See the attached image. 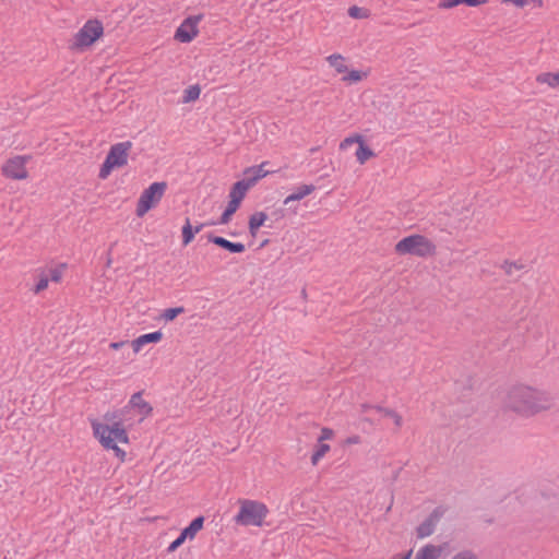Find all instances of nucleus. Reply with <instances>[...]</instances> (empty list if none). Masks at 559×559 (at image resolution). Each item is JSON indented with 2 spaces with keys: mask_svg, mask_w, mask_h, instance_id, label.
Here are the masks:
<instances>
[{
  "mask_svg": "<svg viewBox=\"0 0 559 559\" xmlns=\"http://www.w3.org/2000/svg\"><path fill=\"white\" fill-rule=\"evenodd\" d=\"M330 451V445L328 443L318 441L314 445V451L311 455V464L317 465L319 461Z\"/></svg>",
  "mask_w": 559,
  "mask_h": 559,
  "instance_id": "nucleus-26",
  "label": "nucleus"
},
{
  "mask_svg": "<svg viewBox=\"0 0 559 559\" xmlns=\"http://www.w3.org/2000/svg\"><path fill=\"white\" fill-rule=\"evenodd\" d=\"M269 216L265 212H255L249 216L248 229L252 237H255L259 229L265 224Z\"/></svg>",
  "mask_w": 559,
  "mask_h": 559,
  "instance_id": "nucleus-17",
  "label": "nucleus"
},
{
  "mask_svg": "<svg viewBox=\"0 0 559 559\" xmlns=\"http://www.w3.org/2000/svg\"><path fill=\"white\" fill-rule=\"evenodd\" d=\"M206 237L207 241L230 252V253H243L246 251V246L241 242H233L227 240L222 236H217L214 233H209L201 238Z\"/></svg>",
  "mask_w": 559,
  "mask_h": 559,
  "instance_id": "nucleus-11",
  "label": "nucleus"
},
{
  "mask_svg": "<svg viewBox=\"0 0 559 559\" xmlns=\"http://www.w3.org/2000/svg\"><path fill=\"white\" fill-rule=\"evenodd\" d=\"M131 147V141L119 142L111 145L105 160L100 165L98 178L103 180L107 179L114 169L121 168L127 165Z\"/></svg>",
  "mask_w": 559,
  "mask_h": 559,
  "instance_id": "nucleus-5",
  "label": "nucleus"
},
{
  "mask_svg": "<svg viewBox=\"0 0 559 559\" xmlns=\"http://www.w3.org/2000/svg\"><path fill=\"white\" fill-rule=\"evenodd\" d=\"M301 293H302V296H306V289L305 288L302 289Z\"/></svg>",
  "mask_w": 559,
  "mask_h": 559,
  "instance_id": "nucleus-53",
  "label": "nucleus"
},
{
  "mask_svg": "<svg viewBox=\"0 0 559 559\" xmlns=\"http://www.w3.org/2000/svg\"><path fill=\"white\" fill-rule=\"evenodd\" d=\"M331 67H333L337 73H346L348 71L347 66L344 63L345 58L342 55L333 53L326 58Z\"/></svg>",
  "mask_w": 559,
  "mask_h": 559,
  "instance_id": "nucleus-24",
  "label": "nucleus"
},
{
  "mask_svg": "<svg viewBox=\"0 0 559 559\" xmlns=\"http://www.w3.org/2000/svg\"><path fill=\"white\" fill-rule=\"evenodd\" d=\"M489 0H440L439 8L452 9L460 4H465L471 8H476L487 3Z\"/></svg>",
  "mask_w": 559,
  "mask_h": 559,
  "instance_id": "nucleus-18",
  "label": "nucleus"
},
{
  "mask_svg": "<svg viewBox=\"0 0 559 559\" xmlns=\"http://www.w3.org/2000/svg\"><path fill=\"white\" fill-rule=\"evenodd\" d=\"M397 428H401L403 425V418L400 414L395 413L393 417H391Z\"/></svg>",
  "mask_w": 559,
  "mask_h": 559,
  "instance_id": "nucleus-44",
  "label": "nucleus"
},
{
  "mask_svg": "<svg viewBox=\"0 0 559 559\" xmlns=\"http://www.w3.org/2000/svg\"><path fill=\"white\" fill-rule=\"evenodd\" d=\"M536 81L547 84L549 87L559 91V70L557 72H544L536 76Z\"/></svg>",
  "mask_w": 559,
  "mask_h": 559,
  "instance_id": "nucleus-19",
  "label": "nucleus"
},
{
  "mask_svg": "<svg viewBox=\"0 0 559 559\" xmlns=\"http://www.w3.org/2000/svg\"><path fill=\"white\" fill-rule=\"evenodd\" d=\"M374 409H376L378 413L382 414L384 417H390V418H391V417H393V415H395V413H396L394 409H392V408H386V407H383V406H381V405H376V406H374Z\"/></svg>",
  "mask_w": 559,
  "mask_h": 559,
  "instance_id": "nucleus-40",
  "label": "nucleus"
},
{
  "mask_svg": "<svg viewBox=\"0 0 559 559\" xmlns=\"http://www.w3.org/2000/svg\"><path fill=\"white\" fill-rule=\"evenodd\" d=\"M316 190L314 185H301L293 192L299 201Z\"/></svg>",
  "mask_w": 559,
  "mask_h": 559,
  "instance_id": "nucleus-31",
  "label": "nucleus"
},
{
  "mask_svg": "<svg viewBox=\"0 0 559 559\" xmlns=\"http://www.w3.org/2000/svg\"><path fill=\"white\" fill-rule=\"evenodd\" d=\"M105 449L106 450H114L116 456L120 457L122 461L124 460L126 452L123 450H121L118 445H117V449L116 448H105Z\"/></svg>",
  "mask_w": 559,
  "mask_h": 559,
  "instance_id": "nucleus-42",
  "label": "nucleus"
},
{
  "mask_svg": "<svg viewBox=\"0 0 559 559\" xmlns=\"http://www.w3.org/2000/svg\"><path fill=\"white\" fill-rule=\"evenodd\" d=\"M413 555V550L409 549L408 551H405L403 554H396L391 559H411Z\"/></svg>",
  "mask_w": 559,
  "mask_h": 559,
  "instance_id": "nucleus-41",
  "label": "nucleus"
},
{
  "mask_svg": "<svg viewBox=\"0 0 559 559\" xmlns=\"http://www.w3.org/2000/svg\"><path fill=\"white\" fill-rule=\"evenodd\" d=\"M440 555L441 548L439 546L428 544L417 551L415 559H438Z\"/></svg>",
  "mask_w": 559,
  "mask_h": 559,
  "instance_id": "nucleus-21",
  "label": "nucleus"
},
{
  "mask_svg": "<svg viewBox=\"0 0 559 559\" xmlns=\"http://www.w3.org/2000/svg\"><path fill=\"white\" fill-rule=\"evenodd\" d=\"M143 391L135 392L131 395L128 405V413L131 409H136L139 415H141V420L148 417L153 413V406L143 400Z\"/></svg>",
  "mask_w": 559,
  "mask_h": 559,
  "instance_id": "nucleus-12",
  "label": "nucleus"
},
{
  "mask_svg": "<svg viewBox=\"0 0 559 559\" xmlns=\"http://www.w3.org/2000/svg\"><path fill=\"white\" fill-rule=\"evenodd\" d=\"M270 241H271L270 239H264V240L260 243V246L258 247V249H262V248L266 247V246L270 243Z\"/></svg>",
  "mask_w": 559,
  "mask_h": 559,
  "instance_id": "nucleus-50",
  "label": "nucleus"
},
{
  "mask_svg": "<svg viewBox=\"0 0 559 559\" xmlns=\"http://www.w3.org/2000/svg\"><path fill=\"white\" fill-rule=\"evenodd\" d=\"M445 513L442 506L436 507L432 512L417 526L416 533L418 538H425L433 534L437 524Z\"/></svg>",
  "mask_w": 559,
  "mask_h": 559,
  "instance_id": "nucleus-10",
  "label": "nucleus"
},
{
  "mask_svg": "<svg viewBox=\"0 0 559 559\" xmlns=\"http://www.w3.org/2000/svg\"><path fill=\"white\" fill-rule=\"evenodd\" d=\"M367 74L360 70H350L347 71V75L343 78L344 81H348L349 83H358L366 78Z\"/></svg>",
  "mask_w": 559,
  "mask_h": 559,
  "instance_id": "nucleus-32",
  "label": "nucleus"
},
{
  "mask_svg": "<svg viewBox=\"0 0 559 559\" xmlns=\"http://www.w3.org/2000/svg\"><path fill=\"white\" fill-rule=\"evenodd\" d=\"M203 14L189 15L177 27L174 38L179 43H191L199 34L198 23L203 19Z\"/></svg>",
  "mask_w": 559,
  "mask_h": 559,
  "instance_id": "nucleus-8",
  "label": "nucleus"
},
{
  "mask_svg": "<svg viewBox=\"0 0 559 559\" xmlns=\"http://www.w3.org/2000/svg\"><path fill=\"white\" fill-rule=\"evenodd\" d=\"M267 164H269V162H263L262 164H260L258 166L247 167L243 170V176H245L243 178L252 187H254L259 182V180H261L262 178H264L265 176H267L270 174L269 170L264 169V166Z\"/></svg>",
  "mask_w": 559,
  "mask_h": 559,
  "instance_id": "nucleus-13",
  "label": "nucleus"
},
{
  "mask_svg": "<svg viewBox=\"0 0 559 559\" xmlns=\"http://www.w3.org/2000/svg\"><path fill=\"white\" fill-rule=\"evenodd\" d=\"M240 206H241L240 203L229 199V201L227 203V206L223 211V213L219 216L217 223L219 225L228 224L231 221L234 214L239 210Z\"/></svg>",
  "mask_w": 559,
  "mask_h": 559,
  "instance_id": "nucleus-20",
  "label": "nucleus"
},
{
  "mask_svg": "<svg viewBox=\"0 0 559 559\" xmlns=\"http://www.w3.org/2000/svg\"><path fill=\"white\" fill-rule=\"evenodd\" d=\"M195 234L189 217H186L181 227V243L183 247L189 246L194 240Z\"/></svg>",
  "mask_w": 559,
  "mask_h": 559,
  "instance_id": "nucleus-23",
  "label": "nucleus"
},
{
  "mask_svg": "<svg viewBox=\"0 0 559 559\" xmlns=\"http://www.w3.org/2000/svg\"><path fill=\"white\" fill-rule=\"evenodd\" d=\"M252 188V186L245 179L237 180L233 183L229 190L228 198L238 203H242V200L246 198L247 192Z\"/></svg>",
  "mask_w": 559,
  "mask_h": 559,
  "instance_id": "nucleus-14",
  "label": "nucleus"
},
{
  "mask_svg": "<svg viewBox=\"0 0 559 559\" xmlns=\"http://www.w3.org/2000/svg\"><path fill=\"white\" fill-rule=\"evenodd\" d=\"M163 338L162 331H155L146 334H142L131 342V346L134 353H139L145 345L151 343H158Z\"/></svg>",
  "mask_w": 559,
  "mask_h": 559,
  "instance_id": "nucleus-15",
  "label": "nucleus"
},
{
  "mask_svg": "<svg viewBox=\"0 0 559 559\" xmlns=\"http://www.w3.org/2000/svg\"><path fill=\"white\" fill-rule=\"evenodd\" d=\"M502 269L504 270L506 274L512 275L513 270L520 271V270L524 269V264L515 262V261L506 260L502 264Z\"/></svg>",
  "mask_w": 559,
  "mask_h": 559,
  "instance_id": "nucleus-34",
  "label": "nucleus"
},
{
  "mask_svg": "<svg viewBox=\"0 0 559 559\" xmlns=\"http://www.w3.org/2000/svg\"><path fill=\"white\" fill-rule=\"evenodd\" d=\"M186 542V539H182V534L180 533L175 540H173L170 543V545L168 546L167 548V551L168 552H174L176 549H178L183 543Z\"/></svg>",
  "mask_w": 559,
  "mask_h": 559,
  "instance_id": "nucleus-38",
  "label": "nucleus"
},
{
  "mask_svg": "<svg viewBox=\"0 0 559 559\" xmlns=\"http://www.w3.org/2000/svg\"><path fill=\"white\" fill-rule=\"evenodd\" d=\"M436 245L424 235L413 234L397 241L395 252L400 255L431 257L436 253Z\"/></svg>",
  "mask_w": 559,
  "mask_h": 559,
  "instance_id": "nucleus-4",
  "label": "nucleus"
},
{
  "mask_svg": "<svg viewBox=\"0 0 559 559\" xmlns=\"http://www.w3.org/2000/svg\"><path fill=\"white\" fill-rule=\"evenodd\" d=\"M273 215L276 217V219L282 218L284 216V210L280 209L273 212Z\"/></svg>",
  "mask_w": 559,
  "mask_h": 559,
  "instance_id": "nucleus-48",
  "label": "nucleus"
},
{
  "mask_svg": "<svg viewBox=\"0 0 559 559\" xmlns=\"http://www.w3.org/2000/svg\"><path fill=\"white\" fill-rule=\"evenodd\" d=\"M128 414V407H123L121 409H117L114 412H107L104 415V419L106 420L105 424H112L114 421H121L122 424L126 420Z\"/></svg>",
  "mask_w": 559,
  "mask_h": 559,
  "instance_id": "nucleus-25",
  "label": "nucleus"
},
{
  "mask_svg": "<svg viewBox=\"0 0 559 559\" xmlns=\"http://www.w3.org/2000/svg\"><path fill=\"white\" fill-rule=\"evenodd\" d=\"M183 312H185V308L182 306L171 307V308H167L163 311L162 318L168 322V321L175 320L179 314H181Z\"/></svg>",
  "mask_w": 559,
  "mask_h": 559,
  "instance_id": "nucleus-30",
  "label": "nucleus"
},
{
  "mask_svg": "<svg viewBox=\"0 0 559 559\" xmlns=\"http://www.w3.org/2000/svg\"><path fill=\"white\" fill-rule=\"evenodd\" d=\"M48 283H49V277L48 275L41 273L37 283L35 284L34 286V289L33 292L35 294H39L41 293L43 290H45L47 287H48Z\"/></svg>",
  "mask_w": 559,
  "mask_h": 559,
  "instance_id": "nucleus-35",
  "label": "nucleus"
},
{
  "mask_svg": "<svg viewBox=\"0 0 559 559\" xmlns=\"http://www.w3.org/2000/svg\"><path fill=\"white\" fill-rule=\"evenodd\" d=\"M66 266L67 265L64 263H61L58 266L50 269L49 275H48L49 280L55 283L60 282L61 277H62V271H63V269H66Z\"/></svg>",
  "mask_w": 559,
  "mask_h": 559,
  "instance_id": "nucleus-33",
  "label": "nucleus"
},
{
  "mask_svg": "<svg viewBox=\"0 0 559 559\" xmlns=\"http://www.w3.org/2000/svg\"><path fill=\"white\" fill-rule=\"evenodd\" d=\"M355 155H356L357 162L360 165H364L371 157H374L376 153L366 143V141H364L362 143H359V146L357 147Z\"/></svg>",
  "mask_w": 559,
  "mask_h": 559,
  "instance_id": "nucleus-22",
  "label": "nucleus"
},
{
  "mask_svg": "<svg viewBox=\"0 0 559 559\" xmlns=\"http://www.w3.org/2000/svg\"><path fill=\"white\" fill-rule=\"evenodd\" d=\"M205 518L203 515L195 516L188 526L181 530L182 539H193L195 535L203 528Z\"/></svg>",
  "mask_w": 559,
  "mask_h": 559,
  "instance_id": "nucleus-16",
  "label": "nucleus"
},
{
  "mask_svg": "<svg viewBox=\"0 0 559 559\" xmlns=\"http://www.w3.org/2000/svg\"><path fill=\"white\" fill-rule=\"evenodd\" d=\"M166 189L167 183L165 181H155L144 189L136 203V216L143 217L147 212L154 209L163 198Z\"/></svg>",
  "mask_w": 559,
  "mask_h": 559,
  "instance_id": "nucleus-7",
  "label": "nucleus"
},
{
  "mask_svg": "<svg viewBox=\"0 0 559 559\" xmlns=\"http://www.w3.org/2000/svg\"><path fill=\"white\" fill-rule=\"evenodd\" d=\"M94 437L104 448H116L117 442L129 443V436L124 424L114 421L112 424H102L97 420L92 421Z\"/></svg>",
  "mask_w": 559,
  "mask_h": 559,
  "instance_id": "nucleus-3",
  "label": "nucleus"
},
{
  "mask_svg": "<svg viewBox=\"0 0 559 559\" xmlns=\"http://www.w3.org/2000/svg\"><path fill=\"white\" fill-rule=\"evenodd\" d=\"M296 201H299V199H297L296 195L294 193H292L288 197H286V199L284 200V204L289 205L292 202H296Z\"/></svg>",
  "mask_w": 559,
  "mask_h": 559,
  "instance_id": "nucleus-45",
  "label": "nucleus"
},
{
  "mask_svg": "<svg viewBox=\"0 0 559 559\" xmlns=\"http://www.w3.org/2000/svg\"><path fill=\"white\" fill-rule=\"evenodd\" d=\"M128 342H112L109 344V347L112 349H119L120 347L124 346Z\"/></svg>",
  "mask_w": 559,
  "mask_h": 559,
  "instance_id": "nucleus-46",
  "label": "nucleus"
},
{
  "mask_svg": "<svg viewBox=\"0 0 559 559\" xmlns=\"http://www.w3.org/2000/svg\"><path fill=\"white\" fill-rule=\"evenodd\" d=\"M333 436H334V431H333V429L328 428V427H323V428L321 429V435H320V437L318 438V441L323 442L324 440H330V439H332V438H333Z\"/></svg>",
  "mask_w": 559,
  "mask_h": 559,
  "instance_id": "nucleus-39",
  "label": "nucleus"
},
{
  "mask_svg": "<svg viewBox=\"0 0 559 559\" xmlns=\"http://www.w3.org/2000/svg\"><path fill=\"white\" fill-rule=\"evenodd\" d=\"M200 94L201 87L198 84L190 85L183 91L182 103L188 104L195 102L200 97Z\"/></svg>",
  "mask_w": 559,
  "mask_h": 559,
  "instance_id": "nucleus-27",
  "label": "nucleus"
},
{
  "mask_svg": "<svg viewBox=\"0 0 559 559\" xmlns=\"http://www.w3.org/2000/svg\"><path fill=\"white\" fill-rule=\"evenodd\" d=\"M502 2L504 3H513L514 5H516L518 8H523L527 4H533V5H537V7H542L543 5V0H502Z\"/></svg>",
  "mask_w": 559,
  "mask_h": 559,
  "instance_id": "nucleus-36",
  "label": "nucleus"
},
{
  "mask_svg": "<svg viewBox=\"0 0 559 559\" xmlns=\"http://www.w3.org/2000/svg\"><path fill=\"white\" fill-rule=\"evenodd\" d=\"M360 442V437L355 435V436H350L348 437L346 440H345V443L346 444H357Z\"/></svg>",
  "mask_w": 559,
  "mask_h": 559,
  "instance_id": "nucleus-43",
  "label": "nucleus"
},
{
  "mask_svg": "<svg viewBox=\"0 0 559 559\" xmlns=\"http://www.w3.org/2000/svg\"><path fill=\"white\" fill-rule=\"evenodd\" d=\"M486 523L492 524L493 523V519H486Z\"/></svg>",
  "mask_w": 559,
  "mask_h": 559,
  "instance_id": "nucleus-52",
  "label": "nucleus"
},
{
  "mask_svg": "<svg viewBox=\"0 0 559 559\" xmlns=\"http://www.w3.org/2000/svg\"><path fill=\"white\" fill-rule=\"evenodd\" d=\"M104 35L103 23L97 19L86 21L82 28L74 35V40L70 48L72 50L83 51L93 46Z\"/></svg>",
  "mask_w": 559,
  "mask_h": 559,
  "instance_id": "nucleus-6",
  "label": "nucleus"
},
{
  "mask_svg": "<svg viewBox=\"0 0 559 559\" xmlns=\"http://www.w3.org/2000/svg\"><path fill=\"white\" fill-rule=\"evenodd\" d=\"M204 228V223H199L197 225H192V229H194V234H199Z\"/></svg>",
  "mask_w": 559,
  "mask_h": 559,
  "instance_id": "nucleus-47",
  "label": "nucleus"
},
{
  "mask_svg": "<svg viewBox=\"0 0 559 559\" xmlns=\"http://www.w3.org/2000/svg\"><path fill=\"white\" fill-rule=\"evenodd\" d=\"M374 406L376 405H371V404H362L361 408H362V412H367L368 409H374Z\"/></svg>",
  "mask_w": 559,
  "mask_h": 559,
  "instance_id": "nucleus-49",
  "label": "nucleus"
},
{
  "mask_svg": "<svg viewBox=\"0 0 559 559\" xmlns=\"http://www.w3.org/2000/svg\"><path fill=\"white\" fill-rule=\"evenodd\" d=\"M504 405L508 409L521 416L530 417L549 409L551 400L545 392L520 384L510 389Z\"/></svg>",
  "mask_w": 559,
  "mask_h": 559,
  "instance_id": "nucleus-1",
  "label": "nucleus"
},
{
  "mask_svg": "<svg viewBox=\"0 0 559 559\" xmlns=\"http://www.w3.org/2000/svg\"><path fill=\"white\" fill-rule=\"evenodd\" d=\"M239 511L234 516V522L241 526H262L269 514L265 503L258 500L239 499Z\"/></svg>",
  "mask_w": 559,
  "mask_h": 559,
  "instance_id": "nucleus-2",
  "label": "nucleus"
},
{
  "mask_svg": "<svg viewBox=\"0 0 559 559\" xmlns=\"http://www.w3.org/2000/svg\"><path fill=\"white\" fill-rule=\"evenodd\" d=\"M31 156H14L9 158L2 166V175L13 180L26 179L28 173L26 170V163Z\"/></svg>",
  "mask_w": 559,
  "mask_h": 559,
  "instance_id": "nucleus-9",
  "label": "nucleus"
},
{
  "mask_svg": "<svg viewBox=\"0 0 559 559\" xmlns=\"http://www.w3.org/2000/svg\"><path fill=\"white\" fill-rule=\"evenodd\" d=\"M214 225H218L217 221H209V222H204V227H207V226H214Z\"/></svg>",
  "mask_w": 559,
  "mask_h": 559,
  "instance_id": "nucleus-51",
  "label": "nucleus"
},
{
  "mask_svg": "<svg viewBox=\"0 0 559 559\" xmlns=\"http://www.w3.org/2000/svg\"><path fill=\"white\" fill-rule=\"evenodd\" d=\"M452 559H479L472 550H462L455 554Z\"/></svg>",
  "mask_w": 559,
  "mask_h": 559,
  "instance_id": "nucleus-37",
  "label": "nucleus"
},
{
  "mask_svg": "<svg viewBox=\"0 0 559 559\" xmlns=\"http://www.w3.org/2000/svg\"><path fill=\"white\" fill-rule=\"evenodd\" d=\"M347 13L352 19H357V20L367 19L370 16V11L368 9L360 8L358 5L349 7Z\"/></svg>",
  "mask_w": 559,
  "mask_h": 559,
  "instance_id": "nucleus-28",
  "label": "nucleus"
},
{
  "mask_svg": "<svg viewBox=\"0 0 559 559\" xmlns=\"http://www.w3.org/2000/svg\"><path fill=\"white\" fill-rule=\"evenodd\" d=\"M364 141H366L365 136L362 134H359V133H354L347 138H345L341 144H340V148L341 150H345L346 147L357 143L359 145V143H362Z\"/></svg>",
  "mask_w": 559,
  "mask_h": 559,
  "instance_id": "nucleus-29",
  "label": "nucleus"
}]
</instances>
